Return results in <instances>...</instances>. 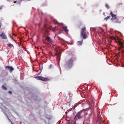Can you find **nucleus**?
Instances as JSON below:
<instances>
[{"instance_id":"6","label":"nucleus","mask_w":124,"mask_h":124,"mask_svg":"<svg viewBox=\"0 0 124 124\" xmlns=\"http://www.w3.org/2000/svg\"><path fill=\"white\" fill-rule=\"evenodd\" d=\"M0 36L3 39H7V38L4 33H2L0 35Z\"/></svg>"},{"instance_id":"20","label":"nucleus","mask_w":124,"mask_h":124,"mask_svg":"<svg viewBox=\"0 0 124 124\" xmlns=\"http://www.w3.org/2000/svg\"><path fill=\"white\" fill-rule=\"evenodd\" d=\"M8 93H10V94H12V92L10 91H9L8 92Z\"/></svg>"},{"instance_id":"27","label":"nucleus","mask_w":124,"mask_h":124,"mask_svg":"<svg viewBox=\"0 0 124 124\" xmlns=\"http://www.w3.org/2000/svg\"><path fill=\"white\" fill-rule=\"evenodd\" d=\"M14 3H15L16 2L15 1H14Z\"/></svg>"},{"instance_id":"18","label":"nucleus","mask_w":124,"mask_h":124,"mask_svg":"<svg viewBox=\"0 0 124 124\" xmlns=\"http://www.w3.org/2000/svg\"><path fill=\"white\" fill-rule=\"evenodd\" d=\"M118 44L120 45H123L122 43L120 41H118Z\"/></svg>"},{"instance_id":"19","label":"nucleus","mask_w":124,"mask_h":124,"mask_svg":"<svg viewBox=\"0 0 124 124\" xmlns=\"http://www.w3.org/2000/svg\"><path fill=\"white\" fill-rule=\"evenodd\" d=\"M111 39H116L113 36H111Z\"/></svg>"},{"instance_id":"4","label":"nucleus","mask_w":124,"mask_h":124,"mask_svg":"<svg viewBox=\"0 0 124 124\" xmlns=\"http://www.w3.org/2000/svg\"><path fill=\"white\" fill-rule=\"evenodd\" d=\"M5 69L9 70L10 73L14 69L12 66H7L5 67Z\"/></svg>"},{"instance_id":"17","label":"nucleus","mask_w":124,"mask_h":124,"mask_svg":"<svg viewBox=\"0 0 124 124\" xmlns=\"http://www.w3.org/2000/svg\"><path fill=\"white\" fill-rule=\"evenodd\" d=\"M123 47V45H120V47H119V50H120V49H122Z\"/></svg>"},{"instance_id":"2","label":"nucleus","mask_w":124,"mask_h":124,"mask_svg":"<svg viewBox=\"0 0 124 124\" xmlns=\"http://www.w3.org/2000/svg\"><path fill=\"white\" fill-rule=\"evenodd\" d=\"M80 33L83 39H86L87 38V32L86 31V28L85 27H84L82 28Z\"/></svg>"},{"instance_id":"21","label":"nucleus","mask_w":124,"mask_h":124,"mask_svg":"<svg viewBox=\"0 0 124 124\" xmlns=\"http://www.w3.org/2000/svg\"><path fill=\"white\" fill-rule=\"evenodd\" d=\"M52 66V65H50V66H49L50 68H51V67Z\"/></svg>"},{"instance_id":"22","label":"nucleus","mask_w":124,"mask_h":124,"mask_svg":"<svg viewBox=\"0 0 124 124\" xmlns=\"http://www.w3.org/2000/svg\"><path fill=\"white\" fill-rule=\"evenodd\" d=\"M9 37L11 38H12V37L9 34Z\"/></svg>"},{"instance_id":"12","label":"nucleus","mask_w":124,"mask_h":124,"mask_svg":"<svg viewBox=\"0 0 124 124\" xmlns=\"http://www.w3.org/2000/svg\"><path fill=\"white\" fill-rule=\"evenodd\" d=\"M56 55L57 56V58L58 59V58L60 57V54L59 53H56Z\"/></svg>"},{"instance_id":"8","label":"nucleus","mask_w":124,"mask_h":124,"mask_svg":"<svg viewBox=\"0 0 124 124\" xmlns=\"http://www.w3.org/2000/svg\"><path fill=\"white\" fill-rule=\"evenodd\" d=\"M82 105V104L79 103L78 104H76L74 106V108H75L76 107H78V108H80V107Z\"/></svg>"},{"instance_id":"28","label":"nucleus","mask_w":124,"mask_h":124,"mask_svg":"<svg viewBox=\"0 0 124 124\" xmlns=\"http://www.w3.org/2000/svg\"><path fill=\"white\" fill-rule=\"evenodd\" d=\"M43 42H44V43H45V42H44L43 41Z\"/></svg>"},{"instance_id":"25","label":"nucleus","mask_w":124,"mask_h":124,"mask_svg":"<svg viewBox=\"0 0 124 124\" xmlns=\"http://www.w3.org/2000/svg\"><path fill=\"white\" fill-rule=\"evenodd\" d=\"M122 53H124V50H123L122 51Z\"/></svg>"},{"instance_id":"7","label":"nucleus","mask_w":124,"mask_h":124,"mask_svg":"<svg viewBox=\"0 0 124 124\" xmlns=\"http://www.w3.org/2000/svg\"><path fill=\"white\" fill-rule=\"evenodd\" d=\"M46 40L47 41L50 43H51L53 42L52 40L49 37H47L46 38Z\"/></svg>"},{"instance_id":"5","label":"nucleus","mask_w":124,"mask_h":124,"mask_svg":"<svg viewBox=\"0 0 124 124\" xmlns=\"http://www.w3.org/2000/svg\"><path fill=\"white\" fill-rule=\"evenodd\" d=\"M110 15H111V16L112 17V18H111V20L112 21H113L114 20L116 19V15H115L113 14V13L112 11H111L110 13Z\"/></svg>"},{"instance_id":"16","label":"nucleus","mask_w":124,"mask_h":124,"mask_svg":"<svg viewBox=\"0 0 124 124\" xmlns=\"http://www.w3.org/2000/svg\"><path fill=\"white\" fill-rule=\"evenodd\" d=\"M105 6L106 8L108 9L109 8V5L107 4H105Z\"/></svg>"},{"instance_id":"10","label":"nucleus","mask_w":124,"mask_h":124,"mask_svg":"<svg viewBox=\"0 0 124 124\" xmlns=\"http://www.w3.org/2000/svg\"><path fill=\"white\" fill-rule=\"evenodd\" d=\"M114 22L115 23H120L121 22L118 19H116V20L114 21Z\"/></svg>"},{"instance_id":"26","label":"nucleus","mask_w":124,"mask_h":124,"mask_svg":"<svg viewBox=\"0 0 124 124\" xmlns=\"http://www.w3.org/2000/svg\"><path fill=\"white\" fill-rule=\"evenodd\" d=\"M11 39H12L13 40H15L12 37V38H11Z\"/></svg>"},{"instance_id":"13","label":"nucleus","mask_w":124,"mask_h":124,"mask_svg":"<svg viewBox=\"0 0 124 124\" xmlns=\"http://www.w3.org/2000/svg\"><path fill=\"white\" fill-rule=\"evenodd\" d=\"M83 40H82L80 41H78V42L79 43V45H81L82 44V43L83 42Z\"/></svg>"},{"instance_id":"3","label":"nucleus","mask_w":124,"mask_h":124,"mask_svg":"<svg viewBox=\"0 0 124 124\" xmlns=\"http://www.w3.org/2000/svg\"><path fill=\"white\" fill-rule=\"evenodd\" d=\"M38 74L35 75V77L38 80H41L44 81H47L49 80V79L48 78H45L42 76H38Z\"/></svg>"},{"instance_id":"15","label":"nucleus","mask_w":124,"mask_h":124,"mask_svg":"<svg viewBox=\"0 0 124 124\" xmlns=\"http://www.w3.org/2000/svg\"><path fill=\"white\" fill-rule=\"evenodd\" d=\"M2 87L3 89L4 90H6L7 89V88L3 85H2Z\"/></svg>"},{"instance_id":"23","label":"nucleus","mask_w":124,"mask_h":124,"mask_svg":"<svg viewBox=\"0 0 124 124\" xmlns=\"http://www.w3.org/2000/svg\"><path fill=\"white\" fill-rule=\"evenodd\" d=\"M2 6H1V7H0V9H2Z\"/></svg>"},{"instance_id":"24","label":"nucleus","mask_w":124,"mask_h":124,"mask_svg":"<svg viewBox=\"0 0 124 124\" xmlns=\"http://www.w3.org/2000/svg\"><path fill=\"white\" fill-rule=\"evenodd\" d=\"M40 72L39 73H38V74H38V76L39 75H40Z\"/></svg>"},{"instance_id":"9","label":"nucleus","mask_w":124,"mask_h":124,"mask_svg":"<svg viewBox=\"0 0 124 124\" xmlns=\"http://www.w3.org/2000/svg\"><path fill=\"white\" fill-rule=\"evenodd\" d=\"M67 26H63L62 27L64 30L66 32H68V30L67 29Z\"/></svg>"},{"instance_id":"11","label":"nucleus","mask_w":124,"mask_h":124,"mask_svg":"<svg viewBox=\"0 0 124 124\" xmlns=\"http://www.w3.org/2000/svg\"><path fill=\"white\" fill-rule=\"evenodd\" d=\"M7 45L9 47H13V48H14V46L13 45L10 43H9Z\"/></svg>"},{"instance_id":"14","label":"nucleus","mask_w":124,"mask_h":124,"mask_svg":"<svg viewBox=\"0 0 124 124\" xmlns=\"http://www.w3.org/2000/svg\"><path fill=\"white\" fill-rule=\"evenodd\" d=\"M110 16H107L106 18H104V20L106 21H107L108 19L110 18Z\"/></svg>"},{"instance_id":"1","label":"nucleus","mask_w":124,"mask_h":124,"mask_svg":"<svg viewBox=\"0 0 124 124\" xmlns=\"http://www.w3.org/2000/svg\"><path fill=\"white\" fill-rule=\"evenodd\" d=\"M74 61V59L73 58H71L65 62V66L67 68L70 69L71 68L73 65V62Z\"/></svg>"}]
</instances>
